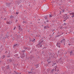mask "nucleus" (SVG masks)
<instances>
[{"label":"nucleus","instance_id":"f257e3e1","mask_svg":"<svg viewBox=\"0 0 74 74\" xmlns=\"http://www.w3.org/2000/svg\"><path fill=\"white\" fill-rule=\"evenodd\" d=\"M43 40H42L40 43H39L37 45V46L39 48H40V47L42 46V45L43 44Z\"/></svg>","mask_w":74,"mask_h":74},{"label":"nucleus","instance_id":"f03ea898","mask_svg":"<svg viewBox=\"0 0 74 74\" xmlns=\"http://www.w3.org/2000/svg\"><path fill=\"white\" fill-rule=\"evenodd\" d=\"M70 15H72L71 17L72 18H74V12H72L71 13H69Z\"/></svg>","mask_w":74,"mask_h":74},{"label":"nucleus","instance_id":"7ed1b4c3","mask_svg":"<svg viewBox=\"0 0 74 74\" xmlns=\"http://www.w3.org/2000/svg\"><path fill=\"white\" fill-rule=\"evenodd\" d=\"M57 46L58 47H60V43H57Z\"/></svg>","mask_w":74,"mask_h":74},{"label":"nucleus","instance_id":"20e7f679","mask_svg":"<svg viewBox=\"0 0 74 74\" xmlns=\"http://www.w3.org/2000/svg\"><path fill=\"white\" fill-rule=\"evenodd\" d=\"M65 40L64 39H63L61 41V42H65Z\"/></svg>","mask_w":74,"mask_h":74},{"label":"nucleus","instance_id":"39448f33","mask_svg":"<svg viewBox=\"0 0 74 74\" xmlns=\"http://www.w3.org/2000/svg\"><path fill=\"white\" fill-rule=\"evenodd\" d=\"M70 55H73V52L72 51H71L70 53Z\"/></svg>","mask_w":74,"mask_h":74},{"label":"nucleus","instance_id":"423d86ee","mask_svg":"<svg viewBox=\"0 0 74 74\" xmlns=\"http://www.w3.org/2000/svg\"><path fill=\"white\" fill-rule=\"evenodd\" d=\"M58 67L57 66H56L55 67V71H56L57 70H58Z\"/></svg>","mask_w":74,"mask_h":74},{"label":"nucleus","instance_id":"0eeeda50","mask_svg":"<svg viewBox=\"0 0 74 74\" xmlns=\"http://www.w3.org/2000/svg\"><path fill=\"white\" fill-rule=\"evenodd\" d=\"M16 46H17V44H16L15 45L13 46L14 48H15V47H16Z\"/></svg>","mask_w":74,"mask_h":74},{"label":"nucleus","instance_id":"6e6552de","mask_svg":"<svg viewBox=\"0 0 74 74\" xmlns=\"http://www.w3.org/2000/svg\"><path fill=\"white\" fill-rule=\"evenodd\" d=\"M53 17V15H52V14L50 15L49 17V18H51V17Z\"/></svg>","mask_w":74,"mask_h":74},{"label":"nucleus","instance_id":"1a4fd4ad","mask_svg":"<svg viewBox=\"0 0 74 74\" xmlns=\"http://www.w3.org/2000/svg\"><path fill=\"white\" fill-rule=\"evenodd\" d=\"M25 57V54H23V55H22L21 56V57H22V58H23V57Z\"/></svg>","mask_w":74,"mask_h":74},{"label":"nucleus","instance_id":"9d476101","mask_svg":"<svg viewBox=\"0 0 74 74\" xmlns=\"http://www.w3.org/2000/svg\"><path fill=\"white\" fill-rule=\"evenodd\" d=\"M16 14L17 15H18V14H19V12H16Z\"/></svg>","mask_w":74,"mask_h":74},{"label":"nucleus","instance_id":"9b49d317","mask_svg":"<svg viewBox=\"0 0 74 74\" xmlns=\"http://www.w3.org/2000/svg\"><path fill=\"white\" fill-rule=\"evenodd\" d=\"M54 71V69H53L52 70L51 72H53Z\"/></svg>","mask_w":74,"mask_h":74},{"label":"nucleus","instance_id":"f8f14e48","mask_svg":"<svg viewBox=\"0 0 74 74\" xmlns=\"http://www.w3.org/2000/svg\"><path fill=\"white\" fill-rule=\"evenodd\" d=\"M45 18L46 19H47V16H45Z\"/></svg>","mask_w":74,"mask_h":74},{"label":"nucleus","instance_id":"ddd939ff","mask_svg":"<svg viewBox=\"0 0 74 74\" xmlns=\"http://www.w3.org/2000/svg\"><path fill=\"white\" fill-rule=\"evenodd\" d=\"M19 30H20V29H21V27H20V26H18Z\"/></svg>","mask_w":74,"mask_h":74},{"label":"nucleus","instance_id":"4468645a","mask_svg":"<svg viewBox=\"0 0 74 74\" xmlns=\"http://www.w3.org/2000/svg\"><path fill=\"white\" fill-rule=\"evenodd\" d=\"M16 28V27H14V30H15V28Z\"/></svg>","mask_w":74,"mask_h":74},{"label":"nucleus","instance_id":"2eb2a0df","mask_svg":"<svg viewBox=\"0 0 74 74\" xmlns=\"http://www.w3.org/2000/svg\"><path fill=\"white\" fill-rule=\"evenodd\" d=\"M14 72H15V73H16V74H18V73H17V72H16L15 71H14Z\"/></svg>","mask_w":74,"mask_h":74},{"label":"nucleus","instance_id":"dca6fc26","mask_svg":"<svg viewBox=\"0 0 74 74\" xmlns=\"http://www.w3.org/2000/svg\"><path fill=\"white\" fill-rule=\"evenodd\" d=\"M11 18H14V16H11Z\"/></svg>","mask_w":74,"mask_h":74},{"label":"nucleus","instance_id":"f3484780","mask_svg":"<svg viewBox=\"0 0 74 74\" xmlns=\"http://www.w3.org/2000/svg\"><path fill=\"white\" fill-rule=\"evenodd\" d=\"M58 71H59V69L57 70V72H58Z\"/></svg>","mask_w":74,"mask_h":74},{"label":"nucleus","instance_id":"a211bd4d","mask_svg":"<svg viewBox=\"0 0 74 74\" xmlns=\"http://www.w3.org/2000/svg\"><path fill=\"white\" fill-rule=\"evenodd\" d=\"M64 10H62V12H64Z\"/></svg>","mask_w":74,"mask_h":74},{"label":"nucleus","instance_id":"6ab92c4d","mask_svg":"<svg viewBox=\"0 0 74 74\" xmlns=\"http://www.w3.org/2000/svg\"><path fill=\"white\" fill-rule=\"evenodd\" d=\"M44 29H46V27H44Z\"/></svg>","mask_w":74,"mask_h":74},{"label":"nucleus","instance_id":"aec40b11","mask_svg":"<svg viewBox=\"0 0 74 74\" xmlns=\"http://www.w3.org/2000/svg\"><path fill=\"white\" fill-rule=\"evenodd\" d=\"M23 23H26V22L24 21L23 22Z\"/></svg>","mask_w":74,"mask_h":74},{"label":"nucleus","instance_id":"412c9836","mask_svg":"<svg viewBox=\"0 0 74 74\" xmlns=\"http://www.w3.org/2000/svg\"><path fill=\"white\" fill-rule=\"evenodd\" d=\"M22 52H25V51H22Z\"/></svg>","mask_w":74,"mask_h":74},{"label":"nucleus","instance_id":"4be33fe9","mask_svg":"<svg viewBox=\"0 0 74 74\" xmlns=\"http://www.w3.org/2000/svg\"><path fill=\"white\" fill-rule=\"evenodd\" d=\"M34 41H35V39H34Z\"/></svg>","mask_w":74,"mask_h":74},{"label":"nucleus","instance_id":"5701e85b","mask_svg":"<svg viewBox=\"0 0 74 74\" xmlns=\"http://www.w3.org/2000/svg\"><path fill=\"white\" fill-rule=\"evenodd\" d=\"M71 45L70 44H69V45Z\"/></svg>","mask_w":74,"mask_h":74},{"label":"nucleus","instance_id":"b1692460","mask_svg":"<svg viewBox=\"0 0 74 74\" xmlns=\"http://www.w3.org/2000/svg\"><path fill=\"white\" fill-rule=\"evenodd\" d=\"M27 49V48H26V49Z\"/></svg>","mask_w":74,"mask_h":74},{"label":"nucleus","instance_id":"393cba45","mask_svg":"<svg viewBox=\"0 0 74 74\" xmlns=\"http://www.w3.org/2000/svg\"><path fill=\"white\" fill-rule=\"evenodd\" d=\"M65 21H66V20H65Z\"/></svg>","mask_w":74,"mask_h":74},{"label":"nucleus","instance_id":"a878e982","mask_svg":"<svg viewBox=\"0 0 74 74\" xmlns=\"http://www.w3.org/2000/svg\"><path fill=\"white\" fill-rule=\"evenodd\" d=\"M55 74H57V73H56Z\"/></svg>","mask_w":74,"mask_h":74}]
</instances>
